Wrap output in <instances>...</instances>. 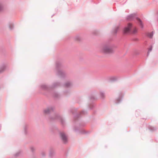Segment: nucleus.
Segmentation results:
<instances>
[{
  "mask_svg": "<svg viewBox=\"0 0 158 158\" xmlns=\"http://www.w3.org/2000/svg\"><path fill=\"white\" fill-rule=\"evenodd\" d=\"M54 110L55 108L53 106H48L44 110L43 113L45 115H48V117L47 118L48 120L51 122H54L57 120H59L62 126L64 127L65 124V120L59 114L54 113L53 117L51 116V114L54 113Z\"/></svg>",
  "mask_w": 158,
  "mask_h": 158,
  "instance_id": "nucleus-1",
  "label": "nucleus"
},
{
  "mask_svg": "<svg viewBox=\"0 0 158 158\" xmlns=\"http://www.w3.org/2000/svg\"><path fill=\"white\" fill-rule=\"evenodd\" d=\"M41 156H42V157H44L45 156V154L44 152H41Z\"/></svg>",
  "mask_w": 158,
  "mask_h": 158,
  "instance_id": "nucleus-27",
  "label": "nucleus"
},
{
  "mask_svg": "<svg viewBox=\"0 0 158 158\" xmlns=\"http://www.w3.org/2000/svg\"><path fill=\"white\" fill-rule=\"evenodd\" d=\"M56 69L57 72L56 75L58 77L62 78H64L65 76V73L60 69L62 68L63 66L61 63L59 61L56 62Z\"/></svg>",
  "mask_w": 158,
  "mask_h": 158,
  "instance_id": "nucleus-4",
  "label": "nucleus"
},
{
  "mask_svg": "<svg viewBox=\"0 0 158 158\" xmlns=\"http://www.w3.org/2000/svg\"><path fill=\"white\" fill-rule=\"evenodd\" d=\"M54 15V14L52 16H52H53Z\"/></svg>",
  "mask_w": 158,
  "mask_h": 158,
  "instance_id": "nucleus-30",
  "label": "nucleus"
},
{
  "mask_svg": "<svg viewBox=\"0 0 158 158\" xmlns=\"http://www.w3.org/2000/svg\"><path fill=\"white\" fill-rule=\"evenodd\" d=\"M119 27L117 26L112 29L111 31V33L113 34H116L117 33L118 31L119 30Z\"/></svg>",
  "mask_w": 158,
  "mask_h": 158,
  "instance_id": "nucleus-11",
  "label": "nucleus"
},
{
  "mask_svg": "<svg viewBox=\"0 0 158 158\" xmlns=\"http://www.w3.org/2000/svg\"><path fill=\"white\" fill-rule=\"evenodd\" d=\"M153 31H152L151 33H148L147 36L149 37L150 39H151L152 38V36L153 35Z\"/></svg>",
  "mask_w": 158,
  "mask_h": 158,
  "instance_id": "nucleus-20",
  "label": "nucleus"
},
{
  "mask_svg": "<svg viewBox=\"0 0 158 158\" xmlns=\"http://www.w3.org/2000/svg\"><path fill=\"white\" fill-rule=\"evenodd\" d=\"M77 108L76 109V110H75V108H72V109H71L69 110V111H70V112L72 113L73 114H74V113L73 111L74 110H76V111H77Z\"/></svg>",
  "mask_w": 158,
  "mask_h": 158,
  "instance_id": "nucleus-23",
  "label": "nucleus"
},
{
  "mask_svg": "<svg viewBox=\"0 0 158 158\" xmlns=\"http://www.w3.org/2000/svg\"><path fill=\"white\" fill-rule=\"evenodd\" d=\"M149 129L150 130L152 131L153 132L155 131L156 130V128L155 127H153L152 126H149L148 127Z\"/></svg>",
  "mask_w": 158,
  "mask_h": 158,
  "instance_id": "nucleus-17",
  "label": "nucleus"
},
{
  "mask_svg": "<svg viewBox=\"0 0 158 158\" xmlns=\"http://www.w3.org/2000/svg\"><path fill=\"white\" fill-rule=\"evenodd\" d=\"M55 154V151L52 148H51L49 151V156L50 157H52L54 156Z\"/></svg>",
  "mask_w": 158,
  "mask_h": 158,
  "instance_id": "nucleus-10",
  "label": "nucleus"
},
{
  "mask_svg": "<svg viewBox=\"0 0 158 158\" xmlns=\"http://www.w3.org/2000/svg\"><path fill=\"white\" fill-rule=\"evenodd\" d=\"M59 135L62 142L64 144H66L68 143V137L64 132H60Z\"/></svg>",
  "mask_w": 158,
  "mask_h": 158,
  "instance_id": "nucleus-8",
  "label": "nucleus"
},
{
  "mask_svg": "<svg viewBox=\"0 0 158 158\" xmlns=\"http://www.w3.org/2000/svg\"><path fill=\"white\" fill-rule=\"evenodd\" d=\"M132 25L131 23L127 24V26L125 27L123 30V32L124 34H135L137 32V30L135 28L133 31L132 30Z\"/></svg>",
  "mask_w": 158,
  "mask_h": 158,
  "instance_id": "nucleus-5",
  "label": "nucleus"
},
{
  "mask_svg": "<svg viewBox=\"0 0 158 158\" xmlns=\"http://www.w3.org/2000/svg\"><path fill=\"white\" fill-rule=\"evenodd\" d=\"M100 96L102 99H104L105 97V92L101 91L100 92Z\"/></svg>",
  "mask_w": 158,
  "mask_h": 158,
  "instance_id": "nucleus-16",
  "label": "nucleus"
},
{
  "mask_svg": "<svg viewBox=\"0 0 158 158\" xmlns=\"http://www.w3.org/2000/svg\"><path fill=\"white\" fill-rule=\"evenodd\" d=\"M27 125H25L24 127V133L25 135H26L27 133Z\"/></svg>",
  "mask_w": 158,
  "mask_h": 158,
  "instance_id": "nucleus-24",
  "label": "nucleus"
},
{
  "mask_svg": "<svg viewBox=\"0 0 158 158\" xmlns=\"http://www.w3.org/2000/svg\"><path fill=\"white\" fill-rule=\"evenodd\" d=\"M95 105L94 103L90 104L88 105V107L90 110L92 109L95 106Z\"/></svg>",
  "mask_w": 158,
  "mask_h": 158,
  "instance_id": "nucleus-18",
  "label": "nucleus"
},
{
  "mask_svg": "<svg viewBox=\"0 0 158 158\" xmlns=\"http://www.w3.org/2000/svg\"><path fill=\"white\" fill-rule=\"evenodd\" d=\"M118 78L115 76L112 77L110 78L109 81L110 82H114L117 81Z\"/></svg>",
  "mask_w": 158,
  "mask_h": 158,
  "instance_id": "nucleus-12",
  "label": "nucleus"
},
{
  "mask_svg": "<svg viewBox=\"0 0 158 158\" xmlns=\"http://www.w3.org/2000/svg\"><path fill=\"white\" fill-rule=\"evenodd\" d=\"M74 39L75 40L79 41H80L81 40V38L78 35H77L74 38Z\"/></svg>",
  "mask_w": 158,
  "mask_h": 158,
  "instance_id": "nucleus-21",
  "label": "nucleus"
},
{
  "mask_svg": "<svg viewBox=\"0 0 158 158\" xmlns=\"http://www.w3.org/2000/svg\"><path fill=\"white\" fill-rule=\"evenodd\" d=\"M67 91H64V93H67Z\"/></svg>",
  "mask_w": 158,
  "mask_h": 158,
  "instance_id": "nucleus-29",
  "label": "nucleus"
},
{
  "mask_svg": "<svg viewBox=\"0 0 158 158\" xmlns=\"http://www.w3.org/2000/svg\"><path fill=\"white\" fill-rule=\"evenodd\" d=\"M96 98L92 95H90L89 97V100L91 102H93L96 99Z\"/></svg>",
  "mask_w": 158,
  "mask_h": 158,
  "instance_id": "nucleus-15",
  "label": "nucleus"
},
{
  "mask_svg": "<svg viewBox=\"0 0 158 158\" xmlns=\"http://www.w3.org/2000/svg\"><path fill=\"white\" fill-rule=\"evenodd\" d=\"M14 27V26L13 24L12 23H10V24L9 25V28L10 30H12Z\"/></svg>",
  "mask_w": 158,
  "mask_h": 158,
  "instance_id": "nucleus-19",
  "label": "nucleus"
},
{
  "mask_svg": "<svg viewBox=\"0 0 158 158\" xmlns=\"http://www.w3.org/2000/svg\"><path fill=\"white\" fill-rule=\"evenodd\" d=\"M21 153V152L20 151L17 152V153H16V154H15V156H19L20 154Z\"/></svg>",
  "mask_w": 158,
  "mask_h": 158,
  "instance_id": "nucleus-25",
  "label": "nucleus"
},
{
  "mask_svg": "<svg viewBox=\"0 0 158 158\" xmlns=\"http://www.w3.org/2000/svg\"><path fill=\"white\" fill-rule=\"evenodd\" d=\"M3 9V6L2 3L0 2V11H2Z\"/></svg>",
  "mask_w": 158,
  "mask_h": 158,
  "instance_id": "nucleus-26",
  "label": "nucleus"
},
{
  "mask_svg": "<svg viewBox=\"0 0 158 158\" xmlns=\"http://www.w3.org/2000/svg\"><path fill=\"white\" fill-rule=\"evenodd\" d=\"M6 66L4 64H2L1 68H0V73L2 72L6 69Z\"/></svg>",
  "mask_w": 158,
  "mask_h": 158,
  "instance_id": "nucleus-13",
  "label": "nucleus"
},
{
  "mask_svg": "<svg viewBox=\"0 0 158 158\" xmlns=\"http://www.w3.org/2000/svg\"><path fill=\"white\" fill-rule=\"evenodd\" d=\"M152 45L148 49V52L147 54V56H149V54L150 52L152 51Z\"/></svg>",
  "mask_w": 158,
  "mask_h": 158,
  "instance_id": "nucleus-22",
  "label": "nucleus"
},
{
  "mask_svg": "<svg viewBox=\"0 0 158 158\" xmlns=\"http://www.w3.org/2000/svg\"><path fill=\"white\" fill-rule=\"evenodd\" d=\"M123 96V92H120L119 94L118 97L116 98V99L114 101V103L118 104L120 103L122 101Z\"/></svg>",
  "mask_w": 158,
  "mask_h": 158,
  "instance_id": "nucleus-9",
  "label": "nucleus"
},
{
  "mask_svg": "<svg viewBox=\"0 0 158 158\" xmlns=\"http://www.w3.org/2000/svg\"><path fill=\"white\" fill-rule=\"evenodd\" d=\"M102 52L105 54H111L114 52L113 49L106 45L104 46L102 49Z\"/></svg>",
  "mask_w": 158,
  "mask_h": 158,
  "instance_id": "nucleus-7",
  "label": "nucleus"
},
{
  "mask_svg": "<svg viewBox=\"0 0 158 158\" xmlns=\"http://www.w3.org/2000/svg\"><path fill=\"white\" fill-rule=\"evenodd\" d=\"M87 111L83 110L79 113H76L74 115L73 122L74 125L73 126V128L74 131L80 134H88L90 133L89 131H86L84 129L81 128V127H84L85 125V123H79L78 127L76 126L80 118L87 114Z\"/></svg>",
  "mask_w": 158,
  "mask_h": 158,
  "instance_id": "nucleus-2",
  "label": "nucleus"
},
{
  "mask_svg": "<svg viewBox=\"0 0 158 158\" xmlns=\"http://www.w3.org/2000/svg\"><path fill=\"white\" fill-rule=\"evenodd\" d=\"M136 15V14L135 13L131 14L127 16L126 19L127 20L131 21L134 19L135 18L140 25L141 27L142 28H143V25L141 20L138 17H135Z\"/></svg>",
  "mask_w": 158,
  "mask_h": 158,
  "instance_id": "nucleus-6",
  "label": "nucleus"
},
{
  "mask_svg": "<svg viewBox=\"0 0 158 158\" xmlns=\"http://www.w3.org/2000/svg\"><path fill=\"white\" fill-rule=\"evenodd\" d=\"M71 85V83L70 82H68L64 84L63 86L64 87L66 88H69Z\"/></svg>",
  "mask_w": 158,
  "mask_h": 158,
  "instance_id": "nucleus-14",
  "label": "nucleus"
},
{
  "mask_svg": "<svg viewBox=\"0 0 158 158\" xmlns=\"http://www.w3.org/2000/svg\"><path fill=\"white\" fill-rule=\"evenodd\" d=\"M30 149H31V151L32 153H33L34 151L35 150V149L33 147H31L30 148Z\"/></svg>",
  "mask_w": 158,
  "mask_h": 158,
  "instance_id": "nucleus-28",
  "label": "nucleus"
},
{
  "mask_svg": "<svg viewBox=\"0 0 158 158\" xmlns=\"http://www.w3.org/2000/svg\"><path fill=\"white\" fill-rule=\"evenodd\" d=\"M61 85H62L60 82H57L53 83L51 86L45 84L41 85H40V87L41 89L47 91L48 93L51 94L53 98H58L60 97V95L57 92H53V89L54 88Z\"/></svg>",
  "mask_w": 158,
  "mask_h": 158,
  "instance_id": "nucleus-3",
  "label": "nucleus"
}]
</instances>
